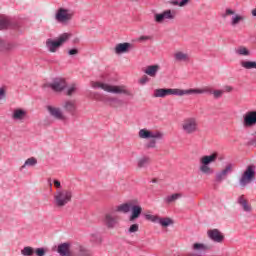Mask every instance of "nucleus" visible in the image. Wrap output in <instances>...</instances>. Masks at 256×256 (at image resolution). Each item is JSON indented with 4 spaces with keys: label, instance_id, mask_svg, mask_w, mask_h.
<instances>
[{
    "label": "nucleus",
    "instance_id": "1",
    "mask_svg": "<svg viewBox=\"0 0 256 256\" xmlns=\"http://www.w3.org/2000/svg\"><path fill=\"white\" fill-rule=\"evenodd\" d=\"M202 93H205V90H201V88H190L187 90L179 88H158L154 90L153 97L164 99V97H169V95L183 97L184 95H202Z\"/></svg>",
    "mask_w": 256,
    "mask_h": 256
},
{
    "label": "nucleus",
    "instance_id": "2",
    "mask_svg": "<svg viewBox=\"0 0 256 256\" xmlns=\"http://www.w3.org/2000/svg\"><path fill=\"white\" fill-rule=\"evenodd\" d=\"M129 211H131L129 221H136V219H139L141 217V213H143V208L141 207L139 200H130L114 208V213H129Z\"/></svg>",
    "mask_w": 256,
    "mask_h": 256
},
{
    "label": "nucleus",
    "instance_id": "3",
    "mask_svg": "<svg viewBox=\"0 0 256 256\" xmlns=\"http://www.w3.org/2000/svg\"><path fill=\"white\" fill-rule=\"evenodd\" d=\"M90 87H92V89H102V91L114 93V95H127L128 97L132 95L131 91L127 89L125 85H111L101 81H92L90 82Z\"/></svg>",
    "mask_w": 256,
    "mask_h": 256
},
{
    "label": "nucleus",
    "instance_id": "4",
    "mask_svg": "<svg viewBox=\"0 0 256 256\" xmlns=\"http://www.w3.org/2000/svg\"><path fill=\"white\" fill-rule=\"evenodd\" d=\"M138 137L144 141H150L146 144L147 149H155L157 147V140L163 139V133L159 130L142 128L138 132Z\"/></svg>",
    "mask_w": 256,
    "mask_h": 256
},
{
    "label": "nucleus",
    "instance_id": "5",
    "mask_svg": "<svg viewBox=\"0 0 256 256\" xmlns=\"http://www.w3.org/2000/svg\"><path fill=\"white\" fill-rule=\"evenodd\" d=\"M218 157H219L218 152H213L209 155L201 156L199 158L200 173H202V175H207V176L213 175V173H215V170L213 169V167H211V165L217 162Z\"/></svg>",
    "mask_w": 256,
    "mask_h": 256
},
{
    "label": "nucleus",
    "instance_id": "6",
    "mask_svg": "<svg viewBox=\"0 0 256 256\" xmlns=\"http://www.w3.org/2000/svg\"><path fill=\"white\" fill-rule=\"evenodd\" d=\"M73 199V190L71 188H63L55 191L53 195V203L59 209L69 205Z\"/></svg>",
    "mask_w": 256,
    "mask_h": 256
},
{
    "label": "nucleus",
    "instance_id": "7",
    "mask_svg": "<svg viewBox=\"0 0 256 256\" xmlns=\"http://www.w3.org/2000/svg\"><path fill=\"white\" fill-rule=\"evenodd\" d=\"M72 37V34L69 32H65L60 34L57 38L52 39L49 38L46 40V48L50 53H57L67 41H69Z\"/></svg>",
    "mask_w": 256,
    "mask_h": 256
},
{
    "label": "nucleus",
    "instance_id": "8",
    "mask_svg": "<svg viewBox=\"0 0 256 256\" xmlns=\"http://www.w3.org/2000/svg\"><path fill=\"white\" fill-rule=\"evenodd\" d=\"M74 17L75 11L67 7H59L54 14L56 23H59L60 25H68V23L73 21Z\"/></svg>",
    "mask_w": 256,
    "mask_h": 256
},
{
    "label": "nucleus",
    "instance_id": "9",
    "mask_svg": "<svg viewBox=\"0 0 256 256\" xmlns=\"http://www.w3.org/2000/svg\"><path fill=\"white\" fill-rule=\"evenodd\" d=\"M144 217L146 221H150L151 223H158L162 229H167L169 227H173L175 225V220L170 217H161L157 214H151V212H145Z\"/></svg>",
    "mask_w": 256,
    "mask_h": 256
},
{
    "label": "nucleus",
    "instance_id": "10",
    "mask_svg": "<svg viewBox=\"0 0 256 256\" xmlns=\"http://www.w3.org/2000/svg\"><path fill=\"white\" fill-rule=\"evenodd\" d=\"M92 97L95 101H101L102 103H105V105L114 107V109H119L120 107H123V105H125V101L123 99L113 96L94 93Z\"/></svg>",
    "mask_w": 256,
    "mask_h": 256
},
{
    "label": "nucleus",
    "instance_id": "11",
    "mask_svg": "<svg viewBox=\"0 0 256 256\" xmlns=\"http://www.w3.org/2000/svg\"><path fill=\"white\" fill-rule=\"evenodd\" d=\"M181 129L186 135H193L199 131V121L195 117L185 118L181 123Z\"/></svg>",
    "mask_w": 256,
    "mask_h": 256
},
{
    "label": "nucleus",
    "instance_id": "12",
    "mask_svg": "<svg viewBox=\"0 0 256 256\" xmlns=\"http://www.w3.org/2000/svg\"><path fill=\"white\" fill-rule=\"evenodd\" d=\"M177 17V12L175 10L167 9L160 13H154V21L158 25H163V23H169V21H174Z\"/></svg>",
    "mask_w": 256,
    "mask_h": 256
},
{
    "label": "nucleus",
    "instance_id": "13",
    "mask_svg": "<svg viewBox=\"0 0 256 256\" xmlns=\"http://www.w3.org/2000/svg\"><path fill=\"white\" fill-rule=\"evenodd\" d=\"M223 17H230L229 25L233 28L239 27L241 23H245V15L235 13V10L227 8L223 14Z\"/></svg>",
    "mask_w": 256,
    "mask_h": 256
},
{
    "label": "nucleus",
    "instance_id": "14",
    "mask_svg": "<svg viewBox=\"0 0 256 256\" xmlns=\"http://www.w3.org/2000/svg\"><path fill=\"white\" fill-rule=\"evenodd\" d=\"M255 179V166L250 165L246 168V170L242 173L239 179L240 187H247L251 181Z\"/></svg>",
    "mask_w": 256,
    "mask_h": 256
},
{
    "label": "nucleus",
    "instance_id": "15",
    "mask_svg": "<svg viewBox=\"0 0 256 256\" xmlns=\"http://www.w3.org/2000/svg\"><path fill=\"white\" fill-rule=\"evenodd\" d=\"M50 117H53V119H56L57 121H67V116L65 113H63V110L57 106L48 105L46 107Z\"/></svg>",
    "mask_w": 256,
    "mask_h": 256
},
{
    "label": "nucleus",
    "instance_id": "16",
    "mask_svg": "<svg viewBox=\"0 0 256 256\" xmlns=\"http://www.w3.org/2000/svg\"><path fill=\"white\" fill-rule=\"evenodd\" d=\"M29 113L25 108H14L11 113L12 121L16 123H24L28 117Z\"/></svg>",
    "mask_w": 256,
    "mask_h": 256
},
{
    "label": "nucleus",
    "instance_id": "17",
    "mask_svg": "<svg viewBox=\"0 0 256 256\" xmlns=\"http://www.w3.org/2000/svg\"><path fill=\"white\" fill-rule=\"evenodd\" d=\"M236 201L244 213H253V205H251L249 198L245 194L238 196Z\"/></svg>",
    "mask_w": 256,
    "mask_h": 256
},
{
    "label": "nucleus",
    "instance_id": "18",
    "mask_svg": "<svg viewBox=\"0 0 256 256\" xmlns=\"http://www.w3.org/2000/svg\"><path fill=\"white\" fill-rule=\"evenodd\" d=\"M134 45L129 42H123V43H118L114 47V53L116 55H125L127 53H131L133 51Z\"/></svg>",
    "mask_w": 256,
    "mask_h": 256
},
{
    "label": "nucleus",
    "instance_id": "19",
    "mask_svg": "<svg viewBox=\"0 0 256 256\" xmlns=\"http://www.w3.org/2000/svg\"><path fill=\"white\" fill-rule=\"evenodd\" d=\"M243 126L246 128L255 127L256 125V111L250 110L243 115Z\"/></svg>",
    "mask_w": 256,
    "mask_h": 256
},
{
    "label": "nucleus",
    "instance_id": "20",
    "mask_svg": "<svg viewBox=\"0 0 256 256\" xmlns=\"http://www.w3.org/2000/svg\"><path fill=\"white\" fill-rule=\"evenodd\" d=\"M104 223L108 229H115L119 225V216L115 212L105 214Z\"/></svg>",
    "mask_w": 256,
    "mask_h": 256
},
{
    "label": "nucleus",
    "instance_id": "21",
    "mask_svg": "<svg viewBox=\"0 0 256 256\" xmlns=\"http://www.w3.org/2000/svg\"><path fill=\"white\" fill-rule=\"evenodd\" d=\"M207 235L214 243H223L225 241V234L219 229H210L207 231Z\"/></svg>",
    "mask_w": 256,
    "mask_h": 256
},
{
    "label": "nucleus",
    "instance_id": "22",
    "mask_svg": "<svg viewBox=\"0 0 256 256\" xmlns=\"http://www.w3.org/2000/svg\"><path fill=\"white\" fill-rule=\"evenodd\" d=\"M62 108L66 113L70 115H75L77 113V100L75 99H67L62 103Z\"/></svg>",
    "mask_w": 256,
    "mask_h": 256
},
{
    "label": "nucleus",
    "instance_id": "23",
    "mask_svg": "<svg viewBox=\"0 0 256 256\" xmlns=\"http://www.w3.org/2000/svg\"><path fill=\"white\" fill-rule=\"evenodd\" d=\"M234 165L232 163H228L224 166V168L216 174V181H223L227 179L231 173H233Z\"/></svg>",
    "mask_w": 256,
    "mask_h": 256
},
{
    "label": "nucleus",
    "instance_id": "24",
    "mask_svg": "<svg viewBox=\"0 0 256 256\" xmlns=\"http://www.w3.org/2000/svg\"><path fill=\"white\" fill-rule=\"evenodd\" d=\"M191 249L194 253L198 255H203L205 253H209L211 251V247L203 242H195L192 244Z\"/></svg>",
    "mask_w": 256,
    "mask_h": 256
},
{
    "label": "nucleus",
    "instance_id": "25",
    "mask_svg": "<svg viewBox=\"0 0 256 256\" xmlns=\"http://www.w3.org/2000/svg\"><path fill=\"white\" fill-rule=\"evenodd\" d=\"M48 87H50L52 91H56L57 93H59L63 91L65 87H67V81H65V79L63 78H56L53 80L52 83L48 84Z\"/></svg>",
    "mask_w": 256,
    "mask_h": 256
},
{
    "label": "nucleus",
    "instance_id": "26",
    "mask_svg": "<svg viewBox=\"0 0 256 256\" xmlns=\"http://www.w3.org/2000/svg\"><path fill=\"white\" fill-rule=\"evenodd\" d=\"M173 59L177 63H189V61H191V56L186 51L177 50L173 54Z\"/></svg>",
    "mask_w": 256,
    "mask_h": 256
},
{
    "label": "nucleus",
    "instance_id": "27",
    "mask_svg": "<svg viewBox=\"0 0 256 256\" xmlns=\"http://www.w3.org/2000/svg\"><path fill=\"white\" fill-rule=\"evenodd\" d=\"M57 253L60 256H73L71 252V242H64L57 246Z\"/></svg>",
    "mask_w": 256,
    "mask_h": 256
},
{
    "label": "nucleus",
    "instance_id": "28",
    "mask_svg": "<svg viewBox=\"0 0 256 256\" xmlns=\"http://www.w3.org/2000/svg\"><path fill=\"white\" fill-rule=\"evenodd\" d=\"M161 70L159 64L149 65L145 68L144 73L149 77H157V73Z\"/></svg>",
    "mask_w": 256,
    "mask_h": 256
},
{
    "label": "nucleus",
    "instance_id": "29",
    "mask_svg": "<svg viewBox=\"0 0 256 256\" xmlns=\"http://www.w3.org/2000/svg\"><path fill=\"white\" fill-rule=\"evenodd\" d=\"M37 158L30 157L25 160L24 164L20 167V171L27 169V167H35L37 165Z\"/></svg>",
    "mask_w": 256,
    "mask_h": 256
},
{
    "label": "nucleus",
    "instance_id": "30",
    "mask_svg": "<svg viewBox=\"0 0 256 256\" xmlns=\"http://www.w3.org/2000/svg\"><path fill=\"white\" fill-rule=\"evenodd\" d=\"M77 256H91V250L87 249V247L83 245H78L77 247Z\"/></svg>",
    "mask_w": 256,
    "mask_h": 256
},
{
    "label": "nucleus",
    "instance_id": "31",
    "mask_svg": "<svg viewBox=\"0 0 256 256\" xmlns=\"http://www.w3.org/2000/svg\"><path fill=\"white\" fill-rule=\"evenodd\" d=\"M204 91L203 93H211L215 99H219V97H223V89L222 90H209V88L200 89Z\"/></svg>",
    "mask_w": 256,
    "mask_h": 256
},
{
    "label": "nucleus",
    "instance_id": "32",
    "mask_svg": "<svg viewBox=\"0 0 256 256\" xmlns=\"http://www.w3.org/2000/svg\"><path fill=\"white\" fill-rule=\"evenodd\" d=\"M181 197H183V193H174V194L168 195L165 198V202L166 203H175V201L181 199Z\"/></svg>",
    "mask_w": 256,
    "mask_h": 256
},
{
    "label": "nucleus",
    "instance_id": "33",
    "mask_svg": "<svg viewBox=\"0 0 256 256\" xmlns=\"http://www.w3.org/2000/svg\"><path fill=\"white\" fill-rule=\"evenodd\" d=\"M240 65H241V67H243V69H256L255 61L242 60L240 62Z\"/></svg>",
    "mask_w": 256,
    "mask_h": 256
},
{
    "label": "nucleus",
    "instance_id": "34",
    "mask_svg": "<svg viewBox=\"0 0 256 256\" xmlns=\"http://www.w3.org/2000/svg\"><path fill=\"white\" fill-rule=\"evenodd\" d=\"M235 51L237 55H242L243 57H249V55H251V51H249L245 46H239Z\"/></svg>",
    "mask_w": 256,
    "mask_h": 256
},
{
    "label": "nucleus",
    "instance_id": "35",
    "mask_svg": "<svg viewBox=\"0 0 256 256\" xmlns=\"http://www.w3.org/2000/svg\"><path fill=\"white\" fill-rule=\"evenodd\" d=\"M9 18H7L6 16L0 15V31H2V29H7V27H9Z\"/></svg>",
    "mask_w": 256,
    "mask_h": 256
},
{
    "label": "nucleus",
    "instance_id": "36",
    "mask_svg": "<svg viewBox=\"0 0 256 256\" xmlns=\"http://www.w3.org/2000/svg\"><path fill=\"white\" fill-rule=\"evenodd\" d=\"M21 255L24 256H32L35 255V248L26 246L21 250Z\"/></svg>",
    "mask_w": 256,
    "mask_h": 256
},
{
    "label": "nucleus",
    "instance_id": "37",
    "mask_svg": "<svg viewBox=\"0 0 256 256\" xmlns=\"http://www.w3.org/2000/svg\"><path fill=\"white\" fill-rule=\"evenodd\" d=\"M151 163V159H149V157H142L138 160V167L141 169L143 167H147V165H149Z\"/></svg>",
    "mask_w": 256,
    "mask_h": 256
},
{
    "label": "nucleus",
    "instance_id": "38",
    "mask_svg": "<svg viewBox=\"0 0 256 256\" xmlns=\"http://www.w3.org/2000/svg\"><path fill=\"white\" fill-rule=\"evenodd\" d=\"M48 183H49L50 187H53V185H54L56 191H59V189H63V188H61V181H59L58 179L49 178Z\"/></svg>",
    "mask_w": 256,
    "mask_h": 256
},
{
    "label": "nucleus",
    "instance_id": "39",
    "mask_svg": "<svg viewBox=\"0 0 256 256\" xmlns=\"http://www.w3.org/2000/svg\"><path fill=\"white\" fill-rule=\"evenodd\" d=\"M75 91H77V84H70L68 87H67V90H66V95H73L75 93Z\"/></svg>",
    "mask_w": 256,
    "mask_h": 256
},
{
    "label": "nucleus",
    "instance_id": "40",
    "mask_svg": "<svg viewBox=\"0 0 256 256\" xmlns=\"http://www.w3.org/2000/svg\"><path fill=\"white\" fill-rule=\"evenodd\" d=\"M139 231V224H132L127 230L129 235H133V233H137Z\"/></svg>",
    "mask_w": 256,
    "mask_h": 256
},
{
    "label": "nucleus",
    "instance_id": "41",
    "mask_svg": "<svg viewBox=\"0 0 256 256\" xmlns=\"http://www.w3.org/2000/svg\"><path fill=\"white\" fill-rule=\"evenodd\" d=\"M189 1L191 0H181L179 1H173L172 5H178V7H185V5H187L189 3Z\"/></svg>",
    "mask_w": 256,
    "mask_h": 256
},
{
    "label": "nucleus",
    "instance_id": "42",
    "mask_svg": "<svg viewBox=\"0 0 256 256\" xmlns=\"http://www.w3.org/2000/svg\"><path fill=\"white\" fill-rule=\"evenodd\" d=\"M34 253L36 256H45V253H47V251L45 250V248H37L34 249Z\"/></svg>",
    "mask_w": 256,
    "mask_h": 256
},
{
    "label": "nucleus",
    "instance_id": "43",
    "mask_svg": "<svg viewBox=\"0 0 256 256\" xmlns=\"http://www.w3.org/2000/svg\"><path fill=\"white\" fill-rule=\"evenodd\" d=\"M223 93H231V91H233V86H224L222 89Z\"/></svg>",
    "mask_w": 256,
    "mask_h": 256
},
{
    "label": "nucleus",
    "instance_id": "44",
    "mask_svg": "<svg viewBox=\"0 0 256 256\" xmlns=\"http://www.w3.org/2000/svg\"><path fill=\"white\" fill-rule=\"evenodd\" d=\"M145 83H149V77H147V76H143V77L140 79V84H141V85H145Z\"/></svg>",
    "mask_w": 256,
    "mask_h": 256
},
{
    "label": "nucleus",
    "instance_id": "45",
    "mask_svg": "<svg viewBox=\"0 0 256 256\" xmlns=\"http://www.w3.org/2000/svg\"><path fill=\"white\" fill-rule=\"evenodd\" d=\"M79 54V50L74 48L68 51V55H78Z\"/></svg>",
    "mask_w": 256,
    "mask_h": 256
},
{
    "label": "nucleus",
    "instance_id": "46",
    "mask_svg": "<svg viewBox=\"0 0 256 256\" xmlns=\"http://www.w3.org/2000/svg\"><path fill=\"white\" fill-rule=\"evenodd\" d=\"M5 97V88H0V99Z\"/></svg>",
    "mask_w": 256,
    "mask_h": 256
},
{
    "label": "nucleus",
    "instance_id": "47",
    "mask_svg": "<svg viewBox=\"0 0 256 256\" xmlns=\"http://www.w3.org/2000/svg\"><path fill=\"white\" fill-rule=\"evenodd\" d=\"M5 48V42L0 38V51H3Z\"/></svg>",
    "mask_w": 256,
    "mask_h": 256
},
{
    "label": "nucleus",
    "instance_id": "48",
    "mask_svg": "<svg viewBox=\"0 0 256 256\" xmlns=\"http://www.w3.org/2000/svg\"><path fill=\"white\" fill-rule=\"evenodd\" d=\"M251 15L252 17H256V8L251 10Z\"/></svg>",
    "mask_w": 256,
    "mask_h": 256
},
{
    "label": "nucleus",
    "instance_id": "49",
    "mask_svg": "<svg viewBox=\"0 0 256 256\" xmlns=\"http://www.w3.org/2000/svg\"><path fill=\"white\" fill-rule=\"evenodd\" d=\"M95 238H97L96 234H91V240L93 241Z\"/></svg>",
    "mask_w": 256,
    "mask_h": 256
},
{
    "label": "nucleus",
    "instance_id": "50",
    "mask_svg": "<svg viewBox=\"0 0 256 256\" xmlns=\"http://www.w3.org/2000/svg\"><path fill=\"white\" fill-rule=\"evenodd\" d=\"M147 39H149L147 36H142V37L140 38L141 41L147 40Z\"/></svg>",
    "mask_w": 256,
    "mask_h": 256
},
{
    "label": "nucleus",
    "instance_id": "51",
    "mask_svg": "<svg viewBox=\"0 0 256 256\" xmlns=\"http://www.w3.org/2000/svg\"><path fill=\"white\" fill-rule=\"evenodd\" d=\"M152 182H153V183H157V180H153Z\"/></svg>",
    "mask_w": 256,
    "mask_h": 256
}]
</instances>
